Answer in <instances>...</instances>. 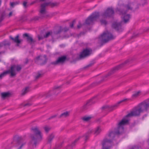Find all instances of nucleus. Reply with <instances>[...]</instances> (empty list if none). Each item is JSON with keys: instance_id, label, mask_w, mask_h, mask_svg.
<instances>
[{"instance_id": "a878e982", "label": "nucleus", "mask_w": 149, "mask_h": 149, "mask_svg": "<svg viewBox=\"0 0 149 149\" xmlns=\"http://www.w3.org/2000/svg\"><path fill=\"white\" fill-rule=\"evenodd\" d=\"M93 130H89L88 132L85 134V141H86L88 139L90 135L92 133Z\"/></svg>"}, {"instance_id": "7c9ffc66", "label": "nucleus", "mask_w": 149, "mask_h": 149, "mask_svg": "<svg viewBox=\"0 0 149 149\" xmlns=\"http://www.w3.org/2000/svg\"><path fill=\"white\" fill-rule=\"evenodd\" d=\"M18 3H19L17 2H10V5L13 8L15 5L18 4Z\"/></svg>"}, {"instance_id": "393cba45", "label": "nucleus", "mask_w": 149, "mask_h": 149, "mask_svg": "<svg viewBox=\"0 0 149 149\" xmlns=\"http://www.w3.org/2000/svg\"><path fill=\"white\" fill-rule=\"evenodd\" d=\"M102 130L101 127L98 126L95 129L94 134L96 135L98 134L102 131Z\"/></svg>"}, {"instance_id": "f704fd0d", "label": "nucleus", "mask_w": 149, "mask_h": 149, "mask_svg": "<svg viewBox=\"0 0 149 149\" xmlns=\"http://www.w3.org/2000/svg\"><path fill=\"white\" fill-rule=\"evenodd\" d=\"M123 64H122L121 65H119L118 66H117L116 67H115V68H114V70H118L121 67V66H122V65Z\"/></svg>"}, {"instance_id": "de8ad7c7", "label": "nucleus", "mask_w": 149, "mask_h": 149, "mask_svg": "<svg viewBox=\"0 0 149 149\" xmlns=\"http://www.w3.org/2000/svg\"><path fill=\"white\" fill-rule=\"evenodd\" d=\"M37 1H34L33 2H32L31 3V5H32L34 3H36V2Z\"/></svg>"}, {"instance_id": "20e7f679", "label": "nucleus", "mask_w": 149, "mask_h": 149, "mask_svg": "<svg viewBox=\"0 0 149 149\" xmlns=\"http://www.w3.org/2000/svg\"><path fill=\"white\" fill-rule=\"evenodd\" d=\"M59 4L58 2H49L43 3L41 6L40 10V15L41 17H44L46 14V11L45 8L46 6H49L53 7L58 6Z\"/></svg>"}, {"instance_id": "c85d7f7f", "label": "nucleus", "mask_w": 149, "mask_h": 149, "mask_svg": "<svg viewBox=\"0 0 149 149\" xmlns=\"http://www.w3.org/2000/svg\"><path fill=\"white\" fill-rule=\"evenodd\" d=\"M29 88L26 87L24 89H23L22 91V95H23L28 92L29 91Z\"/></svg>"}, {"instance_id": "72a5a7b5", "label": "nucleus", "mask_w": 149, "mask_h": 149, "mask_svg": "<svg viewBox=\"0 0 149 149\" xmlns=\"http://www.w3.org/2000/svg\"><path fill=\"white\" fill-rule=\"evenodd\" d=\"M146 0H141L140 4L143 5L146 3Z\"/></svg>"}, {"instance_id": "f03ea898", "label": "nucleus", "mask_w": 149, "mask_h": 149, "mask_svg": "<svg viewBox=\"0 0 149 149\" xmlns=\"http://www.w3.org/2000/svg\"><path fill=\"white\" fill-rule=\"evenodd\" d=\"M128 122V120L125 118H123L118 124V130L117 131H112L110 132L108 135V137L109 139L106 138L104 139H107L111 141V142L110 144H109L108 146L110 145L111 146V143L112 142V140L114 137L115 134H119L122 133L123 131L124 128L123 126L124 125L127 124Z\"/></svg>"}, {"instance_id": "603ef678", "label": "nucleus", "mask_w": 149, "mask_h": 149, "mask_svg": "<svg viewBox=\"0 0 149 149\" xmlns=\"http://www.w3.org/2000/svg\"><path fill=\"white\" fill-rule=\"evenodd\" d=\"M45 0H40V1H44Z\"/></svg>"}, {"instance_id": "a211bd4d", "label": "nucleus", "mask_w": 149, "mask_h": 149, "mask_svg": "<svg viewBox=\"0 0 149 149\" xmlns=\"http://www.w3.org/2000/svg\"><path fill=\"white\" fill-rule=\"evenodd\" d=\"M19 36L18 35H17L14 38L10 36V39L14 42L17 44V46H18V44H20L23 41L22 39L19 38Z\"/></svg>"}, {"instance_id": "864d4df0", "label": "nucleus", "mask_w": 149, "mask_h": 149, "mask_svg": "<svg viewBox=\"0 0 149 149\" xmlns=\"http://www.w3.org/2000/svg\"><path fill=\"white\" fill-rule=\"evenodd\" d=\"M58 88V87H56V88H55V89H57Z\"/></svg>"}, {"instance_id": "9d476101", "label": "nucleus", "mask_w": 149, "mask_h": 149, "mask_svg": "<svg viewBox=\"0 0 149 149\" xmlns=\"http://www.w3.org/2000/svg\"><path fill=\"white\" fill-rule=\"evenodd\" d=\"M114 12L112 8H108L102 15L103 18H105L111 17L114 14Z\"/></svg>"}, {"instance_id": "3c124183", "label": "nucleus", "mask_w": 149, "mask_h": 149, "mask_svg": "<svg viewBox=\"0 0 149 149\" xmlns=\"http://www.w3.org/2000/svg\"><path fill=\"white\" fill-rule=\"evenodd\" d=\"M40 58V56H38V57H37L36 58L37 59H38L39 58Z\"/></svg>"}, {"instance_id": "7ed1b4c3", "label": "nucleus", "mask_w": 149, "mask_h": 149, "mask_svg": "<svg viewBox=\"0 0 149 149\" xmlns=\"http://www.w3.org/2000/svg\"><path fill=\"white\" fill-rule=\"evenodd\" d=\"M33 135L31 136V143L35 146L38 142L41 141L42 139V135L40 130L37 127H33L31 129Z\"/></svg>"}, {"instance_id": "ea45409f", "label": "nucleus", "mask_w": 149, "mask_h": 149, "mask_svg": "<svg viewBox=\"0 0 149 149\" xmlns=\"http://www.w3.org/2000/svg\"><path fill=\"white\" fill-rule=\"evenodd\" d=\"M57 115L56 114V115H54L53 116H51L49 118V120H50V119H52V118H55L56 116H57Z\"/></svg>"}, {"instance_id": "cd10ccee", "label": "nucleus", "mask_w": 149, "mask_h": 149, "mask_svg": "<svg viewBox=\"0 0 149 149\" xmlns=\"http://www.w3.org/2000/svg\"><path fill=\"white\" fill-rule=\"evenodd\" d=\"M91 118V117L88 116H84L82 118V119L84 121H88Z\"/></svg>"}, {"instance_id": "bb28decb", "label": "nucleus", "mask_w": 149, "mask_h": 149, "mask_svg": "<svg viewBox=\"0 0 149 149\" xmlns=\"http://www.w3.org/2000/svg\"><path fill=\"white\" fill-rule=\"evenodd\" d=\"M9 73L10 74V70H7L5 71L0 74V78L1 79L4 76L7 74Z\"/></svg>"}, {"instance_id": "9b49d317", "label": "nucleus", "mask_w": 149, "mask_h": 149, "mask_svg": "<svg viewBox=\"0 0 149 149\" xmlns=\"http://www.w3.org/2000/svg\"><path fill=\"white\" fill-rule=\"evenodd\" d=\"M23 36L24 38L26 37L27 42L31 45L34 44L36 42L35 40L33 39L32 36L29 35V34L25 33L23 35Z\"/></svg>"}, {"instance_id": "4be33fe9", "label": "nucleus", "mask_w": 149, "mask_h": 149, "mask_svg": "<svg viewBox=\"0 0 149 149\" xmlns=\"http://www.w3.org/2000/svg\"><path fill=\"white\" fill-rule=\"evenodd\" d=\"M17 143L18 144V145L21 144V145L20 146V147L18 148V149H21L23 146L24 145L26 142L24 141V139L22 138H20L18 139L17 141Z\"/></svg>"}, {"instance_id": "c9c22d12", "label": "nucleus", "mask_w": 149, "mask_h": 149, "mask_svg": "<svg viewBox=\"0 0 149 149\" xmlns=\"http://www.w3.org/2000/svg\"><path fill=\"white\" fill-rule=\"evenodd\" d=\"M5 15L4 14H2L0 17V22H1L4 19Z\"/></svg>"}, {"instance_id": "aec40b11", "label": "nucleus", "mask_w": 149, "mask_h": 149, "mask_svg": "<svg viewBox=\"0 0 149 149\" xmlns=\"http://www.w3.org/2000/svg\"><path fill=\"white\" fill-rule=\"evenodd\" d=\"M70 112L66 111L62 113L58 117L59 118H65L69 117L70 116Z\"/></svg>"}, {"instance_id": "f3484780", "label": "nucleus", "mask_w": 149, "mask_h": 149, "mask_svg": "<svg viewBox=\"0 0 149 149\" xmlns=\"http://www.w3.org/2000/svg\"><path fill=\"white\" fill-rule=\"evenodd\" d=\"M62 31L61 29H60L57 31L54 32L53 33L52 31L47 32L46 33L45 35L44 36V38H47L50 35H53L54 34H58L60 33Z\"/></svg>"}, {"instance_id": "37998d69", "label": "nucleus", "mask_w": 149, "mask_h": 149, "mask_svg": "<svg viewBox=\"0 0 149 149\" xmlns=\"http://www.w3.org/2000/svg\"><path fill=\"white\" fill-rule=\"evenodd\" d=\"M12 14H13V12L12 11L10 12L8 14V17H11V16H12Z\"/></svg>"}, {"instance_id": "dca6fc26", "label": "nucleus", "mask_w": 149, "mask_h": 149, "mask_svg": "<svg viewBox=\"0 0 149 149\" xmlns=\"http://www.w3.org/2000/svg\"><path fill=\"white\" fill-rule=\"evenodd\" d=\"M66 59V56H63L61 57L58 58V60H57L55 62L52 63V64L54 65H56L59 63H62L65 61Z\"/></svg>"}, {"instance_id": "423d86ee", "label": "nucleus", "mask_w": 149, "mask_h": 149, "mask_svg": "<svg viewBox=\"0 0 149 149\" xmlns=\"http://www.w3.org/2000/svg\"><path fill=\"white\" fill-rule=\"evenodd\" d=\"M142 113L141 110L138 105L135 107L130 113L128 114L126 116L123 118H125L128 120V121L129 120L128 118L131 117L133 116H139L141 113Z\"/></svg>"}, {"instance_id": "1a4fd4ad", "label": "nucleus", "mask_w": 149, "mask_h": 149, "mask_svg": "<svg viewBox=\"0 0 149 149\" xmlns=\"http://www.w3.org/2000/svg\"><path fill=\"white\" fill-rule=\"evenodd\" d=\"M22 67L20 65H13L11 66L10 70V76L13 77L15 76L17 74L16 72L20 71Z\"/></svg>"}, {"instance_id": "8fccbe9b", "label": "nucleus", "mask_w": 149, "mask_h": 149, "mask_svg": "<svg viewBox=\"0 0 149 149\" xmlns=\"http://www.w3.org/2000/svg\"><path fill=\"white\" fill-rule=\"evenodd\" d=\"M129 62V61L128 60H127L124 63V64H126V63H127L128 62Z\"/></svg>"}, {"instance_id": "c756f323", "label": "nucleus", "mask_w": 149, "mask_h": 149, "mask_svg": "<svg viewBox=\"0 0 149 149\" xmlns=\"http://www.w3.org/2000/svg\"><path fill=\"white\" fill-rule=\"evenodd\" d=\"M140 93V91H138L137 92L134 93L132 95V98H135L137 97V96H139V94Z\"/></svg>"}, {"instance_id": "473e14b6", "label": "nucleus", "mask_w": 149, "mask_h": 149, "mask_svg": "<svg viewBox=\"0 0 149 149\" xmlns=\"http://www.w3.org/2000/svg\"><path fill=\"white\" fill-rule=\"evenodd\" d=\"M42 74L38 73L37 74V75L36 76L35 78L36 79H37L41 77L42 76Z\"/></svg>"}, {"instance_id": "49530a36", "label": "nucleus", "mask_w": 149, "mask_h": 149, "mask_svg": "<svg viewBox=\"0 0 149 149\" xmlns=\"http://www.w3.org/2000/svg\"><path fill=\"white\" fill-rule=\"evenodd\" d=\"M131 149H137V148L136 146H134L132 147Z\"/></svg>"}, {"instance_id": "4c0bfd02", "label": "nucleus", "mask_w": 149, "mask_h": 149, "mask_svg": "<svg viewBox=\"0 0 149 149\" xmlns=\"http://www.w3.org/2000/svg\"><path fill=\"white\" fill-rule=\"evenodd\" d=\"M82 25L81 24L80 22H79V24L77 25V27L78 29H79L81 28L82 26Z\"/></svg>"}, {"instance_id": "0eeeda50", "label": "nucleus", "mask_w": 149, "mask_h": 149, "mask_svg": "<svg viewBox=\"0 0 149 149\" xmlns=\"http://www.w3.org/2000/svg\"><path fill=\"white\" fill-rule=\"evenodd\" d=\"M99 13L98 12L93 13L86 20L85 22L86 24H92L93 22L99 17Z\"/></svg>"}, {"instance_id": "79ce46f5", "label": "nucleus", "mask_w": 149, "mask_h": 149, "mask_svg": "<svg viewBox=\"0 0 149 149\" xmlns=\"http://www.w3.org/2000/svg\"><path fill=\"white\" fill-rule=\"evenodd\" d=\"M27 2H26V1H24L23 3V5L25 7V8H26V4H27Z\"/></svg>"}, {"instance_id": "5fc2aeb1", "label": "nucleus", "mask_w": 149, "mask_h": 149, "mask_svg": "<svg viewBox=\"0 0 149 149\" xmlns=\"http://www.w3.org/2000/svg\"><path fill=\"white\" fill-rule=\"evenodd\" d=\"M44 57H45V58H46V56L45 55H44Z\"/></svg>"}, {"instance_id": "a18cd8bd", "label": "nucleus", "mask_w": 149, "mask_h": 149, "mask_svg": "<svg viewBox=\"0 0 149 149\" xmlns=\"http://www.w3.org/2000/svg\"><path fill=\"white\" fill-rule=\"evenodd\" d=\"M30 105H31V104H30L29 103H27V104H25L24 105V106H29Z\"/></svg>"}, {"instance_id": "58836bf2", "label": "nucleus", "mask_w": 149, "mask_h": 149, "mask_svg": "<svg viewBox=\"0 0 149 149\" xmlns=\"http://www.w3.org/2000/svg\"><path fill=\"white\" fill-rule=\"evenodd\" d=\"M75 20H74L73 21L72 23L70 24V26L71 28H72L73 27L74 24L75 23Z\"/></svg>"}, {"instance_id": "6e6552de", "label": "nucleus", "mask_w": 149, "mask_h": 149, "mask_svg": "<svg viewBox=\"0 0 149 149\" xmlns=\"http://www.w3.org/2000/svg\"><path fill=\"white\" fill-rule=\"evenodd\" d=\"M137 105L142 113L147 111L149 109V103L148 100L140 103Z\"/></svg>"}, {"instance_id": "412c9836", "label": "nucleus", "mask_w": 149, "mask_h": 149, "mask_svg": "<svg viewBox=\"0 0 149 149\" xmlns=\"http://www.w3.org/2000/svg\"><path fill=\"white\" fill-rule=\"evenodd\" d=\"M55 137V134L54 133H52L49 134L47 137V142L49 143H51Z\"/></svg>"}, {"instance_id": "a19ab883", "label": "nucleus", "mask_w": 149, "mask_h": 149, "mask_svg": "<svg viewBox=\"0 0 149 149\" xmlns=\"http://www.w3.org/2000/svg\"><path fill=\"white\" fill-rule=\"evenodd\" d=\"M38 38L39 40H40L43 39L44 38V37L40 36H38Z\"/></svg>"}, {"instance_id": "ddd939ff", "label": "nucleus", "mask_w": 149, "mask_h": 149, "mask_svg": "<svg viewBox=\"0 0 149 149\" xmlns=\"http://www.w3.org/2000/svg\"><path fill=\"white\" fill-rule=\"evenodd\" d=\"M125 100H121L111 107H109L108 106H105L102 107V108L103 109H107V110H109V111H112L118 107L119 104Z\"/></svg>"}, {"instance_id": "e433bc0d", "label": "nucleus", "mask_w": 149, "mask_h": 149, "mask_svg": "<svg viewBox=\"0 0 149 149\" xmlns=\"http://www.w3.org/2000/svg\"><path fill=\"white\" fill-rule=\"evenodd\" d=\"M100 22H101L102 24L106 25L107 23V22L105 20H100Z\"/></svg>"}, {"instance_id": "09e8293b", "label": "nucleus", "mask_w": 149, "mask_h": 149, "mask_svg": "<svg viewBox=\"0 0 149 149\" xmlns=\"http://www.w3.org/2000/svg\"><path fill=\"white\" fill-rule=\"evenodd\" d=\"M92 65V64H89L87 66V67H89L91 66Z\"/></svg>"}, {"instance_id": "2eb2a0df", "label": "nucleus", "mask_w": 149, "mask_h": 149, "mask_svg": "<svg viewBox=\"0 0 149 149\" xmlns=\"http://www.w3.org/2000/svg\"><path fill=\"white\" fill-rule=\"evenodd\" d=\"M80 138V137H79L78 138L76 139L72 143L71 146L69 145L67 146L66 148V149H72L73 148V147L75 146V143L79 140ZM61 144L57 145L55 146L54 149H59L61 148Z\"/></svg>"}, {"instance_id": "5701e85b", "label": "nucleus", "mask_w": 149, "mask_h": 149, "mask_svg": "<svg viewBox=\"0 0 149 149\" xmlns=\"http://www.w3.org/2000/svg\"><path fill=\"white\" fill-rule=\"evenodd\" d=\"M121 26V24L118 23L117 22H115L113 24L112 27L115 29L118 30L119 28H120Z\"/></svg>"}, {"instance_id": "b1692460", "label": "nucleus", "mask_w": 149, "mask_h": 149, "mask_svg": "<svg viewBox=\"0 0 149 149\" xmlns=\"http://www.w3.org/2000/svg\"><path fill=\"white\" fill-rule=\"evenodd\" d=\"M1 95L2 98L5 99L9 97L10 96L11 94L8 92H4L1 93Z\"/></svg>"}, {"instance_id": "f8f14e48", "label": "nucleus", "mask_w": 149, "mask_h": 149, "mask_svg": "<svg viewBox=\"0 0 149 149\" xmlns=\"http://www.w3.org/2000/svg\"><path fill=\"white\" fill-rule=\"evenodd\" d=\"M111 141L108 139H106L103 141L102 142V149H111L112 146L110 145L108 146L110 144Z\"/></svg>"}, {"instance_id": "6ab92c4d", "label": "nucleus", "mask_w": 149, "mask_h": 149, "mask_svg": "<svg viewBox=\"0 0 149 149\" xmlns=\"http://www.w3.org/2000/svg\"><path fill=\"white\" fill-rule=\"evenodd\" d=\"M57 91H58L57 90H53L52 91H49L45 95L46 97H49L54 95H57V93L56 94V93Z\"/></svg>"}, {"instance_id": "2f4dec72", "label": "nucleus", "mask_w": 149, "mask_h": 149, "mask_svg": "<svg viewBox=\"0 0 149 149\" xmlns=\"http://www.w3.org/2000/svg\"><path fill=\"white\" fill-rule=\"evenodd\" d=\"M45 131L47 132H48L50 130V128L48 126H45L44 127Z\"/></svg>"}, {"instance_id": "4468645a", "label": "nucleus", "mask_w": 149, "mask_h": 149, "mask_svg": "<svg viewBox=\"0 0 149 149\" xmlns=\"http://www.w3.org/2000/svg\"><path fill=\"white\" fill-rule=\"evenodd\" d=\"M92 51L91 50L86 49L84 50L80 54L79 57L81 59L84 58L90 55Z\"/></svg>"}, {"instance_id": "f257e3e1", "label": "nucleus", "mask_w": 149, "mask_h": 149, "mask_svg": "<svg viewBox=\"0 0 149 149\" xmlns=\"http://www.w3.org/2000/svg\"><path fill=\"white\" fill-rule=\"evenodd\" d=\"M137 3L129 2L125 5L121 6L120 10L117 9L116 12L118 13L121 15V18L125 23L127 22L130 18V15L129 14H126L127 12L129 10H132L133 9H136Z\"/></svg>"}, {"instance_id": "c03bdc74", "label": "nucleus", "mask_w": 149, "mask_h": 149, "mask_svg": "<svg viewBox=\"0 0 149 149\" xmlns=\"http://www.w3.org/2000/svg\"><path fill=\"white\" fill-rule=\"evenodd\" d=\"M39 17H36L34 18V19L35 20H37L39 19Z\"/></svg>"}, {"instance_id": "39448f33", "label": "nucleus", "mask_w": 149, "mask_h": 149, "mask_svg": "<svg viewBox=\"0 0 149 149\" xmlns=\"http://www.w3.org/2000/svg\"><path fill=\"white\" fill-rule=\"evenodd\" d=\"M115 38L108 31L104 32L99 37V40L102 43H106L109 40L113 39Z\"/></svg>"}]
</instances>
